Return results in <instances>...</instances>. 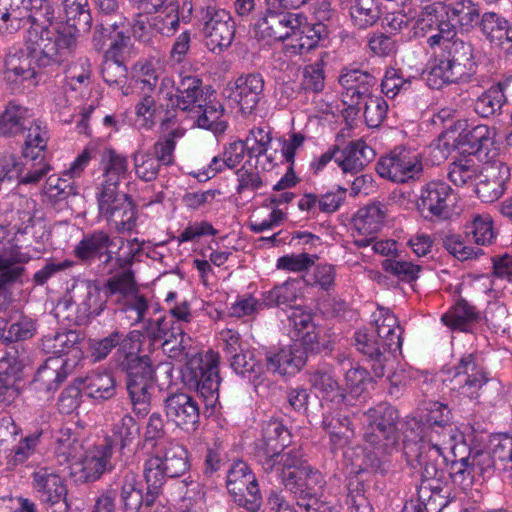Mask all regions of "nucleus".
I'll list each match as a JSON object with an SVG mask.
<instances>
[{
  "instance_id": "obj_50",
  "label": "nucleus",
  "mask_w": 512,
  "mask_h": 512,
  "mask_svg": "<svg viewBox=\"0 0 512 512\" xmlns=\"http://www.w3.org/2000/svg\"><path fill=\"white\" fill-rule=\"evenodd\" d=\"M445 14L449 21L458 23L468 29L479 19V9L471 0H459L445 8Z\"/></svg>"
},
{
  "instance_id": "obj_12",
  "label": "nucleus",
  "mask_w": 512,
  "mask_h": 512,
  "mask_svg": "<svg viewBox=\"0 0 512 512\" xmlns=\"http://www.w3.org/2000/svg\"><path fill=\"white\" fill-rule=\"evenodd\" d=\"M113 454V440L106 437L103 443L93 446L74 463L75 473H80L79 479L83 482H94L112 469L111 457Z\"/></svg>"
},
{
  "instance_id": "obj_41",
  "label": "nucleus",
  "mask_w": 512,
  "mask_h": 512,
  "mask_svg": "<svg viewBox=\"0 0 512 512\" xmlns=\"http://www.w3.org/2000/svg\"><path fill=\"white\" fill-rule=\"evenodd\" d=\"M82 339L81 334L75 330H63L53 335H45L41 339L40 349L44 353L62 357L71 350L77 349Z\"/></svg>"
},
{
  "instance_id": "obj_22",
  "label": "nucleus",
  "mask_w": 512,
  "mask_h": 512,
  "mask_svg": "<svg viewBox=\"0 0 512 512\" xmlns=\"http://www.w3.org/2000/svg\"><path fill=\"white\" fill-rule=\"evenodd\" d=\"M34 489L42 503L57 505L66 510V487L61 478L50 469L42 467L34 473Z\"/></svg>"
},
{
  "instance_id": "obj_26",
  "label": "nucleus",
  "mask_w": 512,
  "mask_h": 512,
  "mask_svg": "<svg viewBox=\"0 0 512 512\" xmlns=\"http://www.w3.org/2000/svg\"><path fill=\"white\" fill-rule=\"evenodd\" d=\"M24 20L32 22V0H0V33H15Z\"/></svg>"
},
{
  "instance_id": "obj_51",
  "label": "nucleus",
  "mask_w": 512,
  "mask_h": 512,
  "mask_svg": "<svg viewBox=\"0 0 512 512\" xmlns=\"http://www.w3.org/2000/svg\"><path fill=\"white\" fill-rule=\"evenodd\" d=\"M77 194L78 190L74 183H69L66 179L56 175L48 177L41 192L43 200L52 204L63 201L70 195Z\"/></svg>"
},
{
  "instance_id": "obj_38",
  "label": "nucleus",
  "mask_w": 512,
  "mask_h": 512,
  "mask_svg": "<svg viewBox=\"0 0 512 512\" xmlns=\"http://www.w3.org/2000/svg\"><path fill=\"white\" fill-rule=\"evenodd\" d=\"M113 240L104 231H94L85 235L75 246L74 255L84 263H91L96 258L103 256V250L108 249Z\"/></svg>"
},
{
  "instance_id": "obj_61",
  "label": "nucleus",
  "mask_w": 512,
  "mask_h": 512,
  "mask_svg": "<svg viewBox=\"0 0 512 512\" xmlns=\"http://www.w3.org/2000/svg\"><path fill=\"white\" fill-rule=\"evenodd\" d=\"M139 435V426L134 418L125 414L113 426V447L118 442L121 449L131 444Z\"/></svg>"
},
{
  "instance_id": "obj_63",
  "label": "nucleus",
  "mask_w": 512,
  "mask_h": 512,
  "mask_svg": "<svg viewBox=\"0 0 512 512\" xmlns=\"http://www.w3.org/2000/svg\"><path fill=\"white\" fill-rule=\"evenodd\" d=\"M325 62L320 58L316 62L305 66L301 86L305 91L319 93L325 86Z\"/></svg>"
},
{
  "instance_id": "obj_6",
  "label": "nucleus",
  "mask_w": 512,
  "mask_h": 512,
  "mask_svg": "<svg viewBox=\"0 0 512 512\" xmlns=\"http://www.w3.org/2000/svg\"><path fill=\"white\" fill-rule=\"evenodd\" d=\"M444 52L427 76L432 89L469 77L475 68L472 44L460 38L443 43Z\"/></svg>"
},
{
  "instance_id": "obj_16",
  "label": "nucleus",
  "mask_w": 512,
  "mask_h": 512,
  "mask_svg": "<svg viewBox=\"0 0 512 512\" xmlns=\"http://www.w3.org/2000/svg\"><path fill=\"white\" fill-rule=\"evenodd\" d=\"M166 417L178 428L190 432L199 424L200 410L197 401L183 392L172 393L164 401Z\"/></svg>"
},
{
  "instance_id": "obj_57",
  "label": "nucleus",
  "mask_w": 512,
  "mask_h": 512,
  "mask_svg": "<svg viewBox=\"0 0 512 512\" xmlns=\"http://www.w3.org/2000/svg\"><path fill=\"white\" fill-rule=\"evenodd\" d=\"M231 368L239 375L254 381L259 378L262 367L261 364L254 358L252 352L246 351L238 352L231 356Z\"/></svg>"
},
{
  "instance_id": "obj_54",
  "label": "nucleus",
  "mask_w": 512,
  "mask_h": 512,
  "mask_svg": "<svg viewBox=\"0 0 512 512\" xmlns=\"http://www.w3.org/2000/svg\"><path fill=\"white\" fill-rule=\"evenodd\" d=\"M144 331L152 341H165L174 334L181 333V325L175 323V320L167 316H161L158 319H148L144 325Z\"/></svg>"
},
{
  "instance_id": "obj_7",
  "label": "nucleus",
  "mask_w": 512,
  "mask_h": 512,
  "mask_svg": "<svg viewBox=\"0 0 512 512\" xmlns=\"http://www.w3.org/2000/svg\"><path fill=\"white\" fill-rule=\"evenodd\" d=\"M126 374V389L133 409L140 415L149 412L151 390L154 388L155 371L148 355L125 353L118 364Z\"/></svg>"
},
{
  "instance_id": "obj_48",
  "label": "nucleus",
  "mask_w": 512,
  "mask_h": 512,
  "mask_svg": "<svg viewBox=\"0 0 512 512\" xmlns=\"http://www.w3.org/2000/svg\"><path fill=\"white\" fill-rule=\"evenodd\" d=\"M492 448L489 451L498 466V471L505 474L503 480L512 481V437L499 436L491 441Z\"/></svg>"
},
{
  "instance_id": "obj_34",
  "label": "nucleus",
  "mask_w": 512,
  "mask_h": 512,
  "mask_svg": "<svg viewBox=\"0 0 512 512\" xmlns=\"http://www.w3.org/2000/svg\"><path fill=\"white\" fill-rule=\"evenodd\" d=\"M188 112L200 128L211 130L214 133H223L227 128L226 122L222 120L224 108L218 101H207L205 98Z\"/></svg>"
},
{
  "instance_id": "obj_62",
  "label": "nucleus",
  "mask_w": 512,
  "mask_h": 512,
  "mask_svg": "<svg viewBox=\"0 0 512 512\" xmlns=\"http://www.w3.org/2000/svg\"><path fill=\"white\" fill-rule=\"evenodd\" d=\"M183 136L181 129H174L167 135L160 137L153 145L152 155H154L161 165H170L174 162L175 140Z\"/></svg>"
},
{
  "instance_id": "obj_2",
  "label": "nucleus",
  "mask_w": 512,
  "mask_h": 512,
  "mask_svg": "<svg viewBox=\"0 0 512 512\" xmlns=\"http://www.w3.org/2000/svg\"><path fill=\"white\" fill-rule=\"evenodd\" d=\"M103 181L97 192L99 217L118 233L131 232L136 226V211L131 197L120 192V180L128 173L127 157L107 148L101 154Z\"/></svg>"
},
{
  "instance_id": "obj_64",
  "label": "nucleus",
  "mask_w": 512,
  "mask_h": 512,
  "mask_svg": "<svg viewBox=\"0 0 512 512\" xmlns=\"http://www.w3.org/2000/svg\"><path fill=\"white\" fill-rule=\"evenodd\" d=\"M444 467H448V473L453 482L461 485L463 489L469 488L478 476L466 457L459 460L454 459L450 463L447 462Z\"/></svg>"
},
{
  "instance_id": "obj_1",
  "label": "nucleus",
  "mask_w": 512,
  "mask_h": 512,
  "mask_svg": "<svg viewBox=\"0 0 512 512\" xmlns=\"http://www.w3.org/2000/svg\"><path fill=\"white\" fill-rule=\"evenodd\" d=\"M459 436L451 420L426 428H422L416 417L406 421L403 453L412 467L422 469L419 499L430 512H441L449 504L450 487L441 479L444 465H447L444 450L454 451V442Z\"/></svg>"
},
{
  "instance_id": "obj_21",
  "label": "nucleus",
  "mask_w": 512,
  "mask_h": 512,
  "mask_svg": "<svg viewBox=\"0 0 512 512\" xmlns=\"http://www.w3.org/2000/svg\"><path fill=\"white\" fill-rule=\"evenodd\" d=\"M307 361V351L301 342L281 348L278 352L266 354V367L273 373L280 375L298 372Z\"/></svg>"
},
{
  "instance_id": "obj_53",
  "label": "nucleus",
  "mask_w": 512,
  "mask_h": 512,
  "mask_svg": "<svg viewBox=\"0 0 512 512\" xmlns=\"http://www.w3.org/2000/svg\"><path fill=\"white\" fill-rule=\"evenodd\" d=\"M299 281L288 280L275 286L264 295V303L267 306H292L298 297Z\"/></svg>"
},
{
  "instance_id": "obj_31",
  "label": "nucleus",
  "mask_w": 512,
  "mask_h": 512,
  "mask_svg": "<svg viewBox=\"0 0 512 512\" xmlns=\"http://www.w3.org/2000/svg\"><path fill=\"white\" fill-rule=\"evenodd\" d=\"M355 345L358 351L369 358L373 374L378 378L383 377L389 360L387 352H390L382 348L381 340L376 339L373 334L359 331L355 333Z\"/></svg>"
},
{
  "instance_id": "obj_24",
  "label": "nucleus",
  "mask_w": 512,
  "mask_h": 512,
  "mask_svg": "<svg viewBox=\"0 0 512 512\" xmlns=\"http://www.w3.org/2000/svg\"><path fill=\"white\" fill-rule=\"evenodd\" d=\"M509 180L510 168L502 162L493 163L476 184V194L483 202H494L502 196Z\"/></svg>"
},
{
  "instance_id": "obj_25",
  "label": "nucleus",
  "mask_w": 512,
  "mask_h": 512,
  "mask_svg": "<svg viewBox=\"0 0 512 512\" xmlns=\"http://www.w3.org/2000/svg\"><path fill=\"white\" fill-rule=\"evenodd\" d=\"M70 301L83 308L87 316H98L103 310L101 289L92 280H76L68 290Z\"/></svg>"
},
{
  "instance_id": "obj_20",
  "label": "nucleus",
  "mask_w": 512,
  "mask_h": 512,
  "mask_svg": "<svg viewBox=\"0 0 512 512\" xmlns=\"http://www.w3.org/2000/svg\"><path fill=\"white\" fill-rule=\"evenodd\" d=\"M339 83L344 89V102L349 106H358L370 96L376 79L368 71L357 68L343 69Z\"/></svg>"
},
{
  "instance_id": "obj_33",
  "label": "nucleus",
  "mask_w": 512,
  "mask_h": 512,
  "mask_svg": "<svg viewBox=\"0 0 512 512\" xmlns=\"http://www.w3.org/2000/svg\"><path fill=\"white\" fill-rule=\"evenodd\" d=\"M202 80L197 76L187 75L181 77L176 85V98L174 99V113L177 109L188 112L193 110L205 99Z\"/></svg>"
},
{
  "instance_id": "obj_39",
  "label": "nucleus",
  "mask_w": 512,
  "mask_h": 512,
  "mask_svg": "<svg viewBox=\"0 0 512 512\" xmlns=\"http://www.w3.org/2000/svg\"><path fill=\"white\" fill-rule=\"evenodd\" d=\"M464 235L468 242L479 246L491 245L496 239L493 220L489 214H476L464 225Z\"/></svg>"
},
{
  "instance_id": "obj_3",
  "label": "nucleus",
  "mask_w": 512,
  "mask_h": 512,
  "mask_svg": "<svg viewBox=\"0 0 512 512\" xmlns=\"http://www.w3.org/2000/svg\"><path fill=\"white\" fill-rule=\"evenodd\" d=\"M167 338L162 347L169 358L185 361L181 370L184 385L195 390L203 397L206 406L214 407L219 398V355L209 351L203 357L192 349V338L185 333L181 325V333Z\"/></svg>"
},
{
  "instance_id": "obj_30",
  "label": "nucleus",
  "mask_w": 512,
  "mask_h": 512,
  "mask_svg": "<svg viewBox=\"0 0 512 512\" xmlns=\"http://www.w3.org/2000/svg\"><path fill=\"white\" fill-rule=\"evenodd\" d=\"M322 485L323 478L321 473L307 465L298 472L295 478L291 479L284 486L294 494L297 502H310L312 499H317Z\"/></svg>"
},
{
  "instance_id": "obj_9",
  "label": "nucleus",
  "mask_w": 512,
  "mask_h": 512,
  "mask_svg": "<svg viewBox=\"0 0 512 512\" xmlns=\"http://www.w3.org/2000/svg\"><path fill=\"white\" fill-rule=\"evenodd\" d=\"M197 17L205 44L211 52L220 53L231 46L236 24L228 11L207 5L201 7Z\"/></svg>"
},
{
  "instance_id": "obj_44",
  "label": "nucleus",
  "mask_w": 512,
  "mask_h": 512,
  "mask_svg": "<svg viewBox=\"0 0 512 512\" xmlns=\"http://www.w3.org/2000/svg\"><path fill=\"white\" fill-rule=\"evenodd\" d=\"M349 14L354 26L366 29L379 20L381 10L377 0H353L349 6Z\"/></svg>"
},
{
  "instance_id": "obj_35",
  "label": "nucleus",
  "mask_w": 512,
  "mask_h": 512,
  "mask_svg": "<svg viewBox=\"0 0 512 512\" xmlns=\"http://www.w3.org/2000/svg\"><path fill=\"white\" fill-rule=\"evenodd\" d=\"M66 360L60 356H52L45 360L36 374L34 375V382L37 383V390L46 392L54 391L58 388L59 384L66 378L67 371Z\"/></svg>"
},
{
  "instance_id": "obj_42",
  "label": "nucleus",
  "mask_w": 512,
  "mask_h": 512,
  "mask_svg": "<svg viewBox=\"0 0 512 512\" xmlns=\"http://www.w3.org/2000/svg\"><path fill=\"white\" fill-rule=\"evenodd\" d=\"M351 422L347 415L341 411L326 413L323 415L322 427L329 434L334 448L343 447L348 443L352 430Z\"/></svg>"
},
{
  "instance_id": "obj_49",
  "label": "nucleus",
  "mask_w": 512,
  "mask_h": 512,
  "mask_svg": "<svg viewBox=\"0 0 512 512\" xmlns=\"http://www.w3.org/2000/svg\"><path fill=\"white\" fill-rule=\"evenodd\" d=\"M476 319L475 308L464 299L459 300L449 312L442 316L446 326L460 331H467L469 324Z\"/></svg>"
},
{
  "instance_id": "obj_45",
  "label": "nucleus",
  "mask_w": 512,
  "mask_h": 512,
  "mask_svg": "<svg viewBox=\"0 0 512 512\" xmlns=\"http://www.w3.org/2000/svg\"><path fill=\"white\" fill-rule=\"evenodd\" d=\"M510 26L506 19L493 12L485 13L480 22L481 32L486 39L502 48L505 47Z\"/></svg>"
},
{
  "instance_id": "obj_5",
  "label": "nucleus",
  "mask_w": 512,
  "mask_h": 512,
  "mask_svg": "<svg viewBox=\"0 0 512 512\" xmlns=\"http://www.w3.org/2000/svg\"><path fill=\"white\" fill-rule=\"evenodd\" d=\"M189 469L188 453L183 445L168 439L155 443L153 453L145 462L148 504H153L162 491L167 477L176 478Z\"/></svg>"
},
{
  "instance_id": "obj_46",
  "label": "nucleus",
  "mask_w": 512,
  "mask_h": 512,
  "mask_svg": "<svg viewBox=\"0 0 512 512\" xmlns=\"http://www.w3.org/2000/svg\"><path fill=\"white\" fill-rule=\"evenodd\" d=\"M310 383L323 394V397L330 398L331 401L347 406L348 396H346L337 380L328 371L316 370L310 376Z\"/></svg>"
},
{
  "instance_id": "obj_29",
  "label": "nucleus",
  "mask_w": 512,
  "mask_h": 512,
  "mask_svg": "<svg viewBox=\"0 0 512 512\" xmlns=\"http://www.w3.org/2000/svg\"><path fill=\"white\" fill-rule=\"evenodd\" d=\"M374 157V150L363 140H357L350 142L343 150H339L336 163L344 173L356 174L362 171Z\"/></svg>"
},
{
  "instance_id": "obj_11",
  "label": "nucleus",
  "mask_w": 512,
  "mask_h": 512,
  "mask_svg": "<svg viewBox=\"0 0 512 512\" xmlns=\"http://www.w3.org/2000/svg\"><path fill=\"white\" fill-rule=\"evenodd\" d=\"M422 170L418 154L404 147L395 148L389 155L380 158L376 164V171L380 177L397 183L415 179Z\"/></svg>"
},
{
  "instance_id": "obj_58",
  "label": "nucleus",
  "mask_w": 512,
  "mask_h": 512,
  "mask_svg": "<svg viewBox=\"0 0 512 512\" xmlns=\"http://www.w3.org/2000/svg\"><path fill=\"white\" fill-rule=\"evenodd\" d=\"M479 166L471 160L461 159L450 164L448 178L456 186L473 183L478 177Z\"/></svg>"
},
{
  "instance_id": "obj_60",
  "label": "nucleus",
  "mask_w": 512,
  "mask_h": 512,
  "mask_svg": "<svg viewBox=\"0 0 512 512\" xmlns=\"http://www.w3.org/2000/svg\"><path fill=\"white\" fill-rule=\"evenodd\" d=\"M179 24L178 8L173 4L166 6L165 11L153 17L149 22L151 28L165 36L173 35L178 30Z\"/></svg>"
},
{
  "instance_id": "obj_17",
  "label": "nucleus",
  "mask_w": 512,
  "mask_h": 512,
  "mask_svg": "<svg viewBox=\"0 0 512 512\" xmlns=\"http://www.w3.org/2000/svg\"><path fill=\"white\" fill-rule=\"evenodd\" d=\"M24 364L17 350L6 351L0 357V402H12L21 392Z\"/></svg>"
},
{
  "instance_id": "obj_43",
  "label": "nucleus",
  "mask_w": 512,
  "mask_h": 512,
  "mask_svg": "<svg viewBox=\"0 0 512 512\" xmlns=\"http://www.w3.org/2000/svg\"><path fill=\"white\" fill-rule=\"evenodd\" d=\"M55 455L60 463L72 462L74 465L83 454V444L69 428L61 429L55 440Z\"/></svg>"
},
{
  "instance_id": "obj_37",
  "label": "nucleus",
  "mask_w": 512,
  "mask_h": 512,
  "mask_svg": "<svg viewBox=\"0 0 512 512\" xmlns=\"http://www.w3.org/2000/svg\"><path fill=\"white\" fill-rule=\"evenodd\" d=\"M75 383L82 386L83 394L96 400H107L116 394V380L108 372H93Z\"/></svg>"
},
{
  "instance_id": "obj_59",
  "label": "nucleus",
  "mask_w": 512,
  "mask_h": 512,
  "mask_svg": "<svg viewBox=\"0 0 512 512\" xmlns=\"http://www.w3.org/2000/svg\"><path fill=\"white\" fill-rule=\"evenodd\" d=\"M176 98V86L171 77H164L161 79L158 88V100L160 102V109L165 110V115L160 116L159 119L162 124L170 122L175 118L174 114V99Z\"/></svg>"
},
{
  "instance_id": "obj_14",
  "label": "nucleus",
  "mask_w": 512,
  "mask_h": 512,
  "mask_svg": "<svg viewBox=\"0 0 512 512\" xmlns=\"http://www.w3.org/2000/svg\"><path fill=\"white\" fill-rule=\"evenodd\" d=\"M452 188L444 181H431L422 190L417 207L425 219H444L449 216Z\"/></svg>"
},
{
  "instance_id": "obj_40",
  "label": "nucleus",
  "mask_w": 512,
  "mask_h": 512,
  "mask_svg": "<svg viewBox=\"0 0 512 512\" xmlns=\"http://www.w3.org/2000/svg\"><path fill=\"white\" fill-rule=\"evenodd\" d=\"M68 30L88 33L92 26L88 0H62Z\"/></svg>"
},
{
  "instance_id": "obj_15",
  "label": "nucleus",
  "mask_w": 512,
  "mask_h": 512,
  "mask_svg": "<svg viewBox=\"0 0 512 512\" xmlns=\"http://www.w3.org/2000/svg\"><path fill=\"white\" fill-rule=\"evenodd\" d=\"M3 79L12 91H18L32 79V45L13 47L4 59Z\"/></svg>"
},
{
  "instance_id": "obj_52",
  "label": "nucleus",
  "mask_w": 512,
  "mask_h": 512,
  "mask_svg": "<svg viewBox=\"0 0 512 512\" xmlns=\"http://www.w3.org/2000/svg\"><path fill=\"white\" fill-rule=\"evenodd\" d=\"M256 477L251 472L249 466L241 461H235L227 472V489L231 494H237L243 489H247V485H251L256 481Z\"/></svg>"
},
{
  "instance_id": "obj_18",
  "label": "nucleus",
  "mask_w": 512,
  "mask_h": 512,
  "mask_svg": "<svg viewBox=\"0 0 512 512\" xmlns=\"http://www.w3.org/2000/svg\"><path fill=\"white\" fill-rule=\"evenodd\" d=\"M264 79L260 73H249L239 76L229 93L243 115H250L258 106L263 95Z\"/></svg>"
},
{
  "instance_id": "obj_23",
  "label": "nucleus",
  "mask_w": 512,
  "mask_h": 512,
  "mask_svg": "<svg viewBox=\"0 0 512 512\" xmlns=\"http://www.w3.org/2000/svg\"><path fill=\"white\" fill-rule=\"evenodd\" d=\"M374 333L382 342V348L390 353L400 351L402 347L403 329L397 317L388 309L379 307L373 313Z\"/></svg>"
},
{
  "instance_id": "obj_13",
  "label": "nucleus",
  "mask_w": 512,
  "mask_h": 512,
  "mask_svg": "<svg viewBox=\"0 0 512 512\" xmlns=\"http://www.w3.org/2000/svg\"><path fill=\"white\" fill-rule=\"evenodd\" d=\"M458 131L459 150L469 155H477L480 159H488L495 145V129L480 124L466 127L465 121L455 123Z\"/></svg>"
},
{
  "instance_id": "obj_56",
  "label": "nucleus",
  "mask_w": 512,
  "mask_h": 512,
  "mask_svg": "<svg viewBox=\"0 0 512 512\" xmlns=\"http://www.w3.org/2000/svg\"><path fill=\"white\" fill-rule=\"evenodd\" d=\"M125 341L123 333L115 330L102 339H90L88 342V350L90 357L94 362L104 360L113 349Z\"/></svg>"
},
{
  "instance_id": "obj_47",
  "label": "nucleus",
  "mask_w": 512,
  "mask_h": 512,
  "mask_svg": "<svg viewBox=\"0 0 512 512\" xmlns=\"http://www.w3.org/2000/svg\"><path fill=\"white\" fill-rule=\"evenodd\" d=\"M506 98L500 83L491 86L474 102V111L481 117L487 118L500 112Z\"/></svg>"
},
{
  "instance_id": "obj_8",
  "label": "nucleus",
  "mask_w": 512,
  "mask_h": 512,
  "mask_svg": "<svg viewBox=\"0 0 512 512\" xmlns=\"http://www.w3.org/2000/svg\"><path fill=\"white\" fill-rule=\"evenodd\" d=\"M367 418L369 426L365 433L366 441L385 454L396 449L399 442L397 409L387 403H381L368 410Z\"/></svg>"
},
{
  "instance_id": "obj_28",
  "label": "nucleus",
  "mask_w": 512,
  "mask_h": 512,
  "mask_svg": "<svg viewBox=\"0 0 512 512\" xmlns=\"http://www.w3.org/2000/svg\"><path fill=\"white\" fill-rule=\"evenodd\" d=\"M291 442V434L278 419L268 421L263 427L262 440L256 446L258 462L279 450L286 449Z\"/></svg>"
},
{
  "instance_id": "obj_4",
  "label": "nucleus",
  "mask_w": 512,
  "mask_h": 512,
  "mask_svg": "<svg viewBox=\"0 0 512 512\" xmlns=\"http://www.w3.org/2000/svg\"><path fill=\"white\" fill-rule=\"evenodd\" d=\"M55 19L51 0H34V59L39 68L58 66L76 41L75 33L60 31Z\"/></svg>"
},
{
  "instance_id": "obj_55",
  "label": "nucleus",
  "mask_w": 512,
  "mask_h": 512,
  "mask_svg": "<svg viewBox=\"0 0 512 512\" xmlns=\"http://www.w3.org/2000/svg\"><path fill=\"white\" fill-rule=\"evenodd\" d=\"M466 241L465 236L451 233L443 238V246L452 256L460 261L477 258L483 254L481 248L470 246Z\"/></svg>"
},
{
  "instance_id": "obj_19",
  "label": "nucleus",
  "mask_w": 512,
  "mask_h": 512,
  "mask_svg": "<svg viewBox=\"0 0 512 512\" xmlns=\"http://www.w3.org/2000/svg\"><path fill=\"white\" fill-rule=\"evenodd\" d=\"M259 464L266 473L276 471L283 485L295 478L298 472L308 465L297 449L279 450L265 456Z\"/></svg>"
},
{
  "instance_id": "obj_10",
  "label": "nucleus",
  "mask_w": 512,
  "mask_h": 512,
  "mask_svg": "<svg viewBox=\"0 0 512 512\" xmlns=\"http://www.w3.org/2000/svg\"><path fill=\"white\" fill-rule=\"evenodd\" d=\"M267 9L264 16L255 24V30L262 38H271L284 41L295 33L300 27L302 13L292 12V8H284V5L276 0H266Z\"/></svg>"
},
{
  "instance_id": "obj_36",
  "label": "nucleus",
  "mask_w": 512,
  "mask_h": 512,
  "mask_svg": "<svg viewBox=\"0 0 512 512\" xmlns=\"http://www.w3.org/2000/svg\"><path fill=\"white\" fill-rule=\"evenodd\" d=\"M387 208L381 203H372L360 208L352 220L359 235H376L384 225Z\"/></svg>"
},
{
  "instance_id": "obj_27",
  "label": "nucleus",
  "mask_w": 512,
  "mask_h": 512,
  "mask_svg": "<svg viewBox=\"0 0 512 512\" xmlns=\"http://www.w3.org/2000/svg\"><path fill=\"white\" fill-rule=\"evenodd\" d=\"M30 108L16 100L7 103L0 114V136L15 137L30 130Z\"/></svg>"
},
{
  "instance_id": "obj_32",
  "label": "nucleus",
  "mask_w": 512,
  "mask_h": 512,
  "mask_svg": "<svg viewBox=\"0 0 512 512\" xmlns=\"http://www.w3.org/2000/svg\"><path fill=\"white\" fill-rule=\"evenodd\" d=\"M120 498L123 504L124 512H139L141 506H151L146 501L147 494L144 496L141 482L138 476L131 470L122 471L119 478Z\"/></svg>"
}]
</instances>
